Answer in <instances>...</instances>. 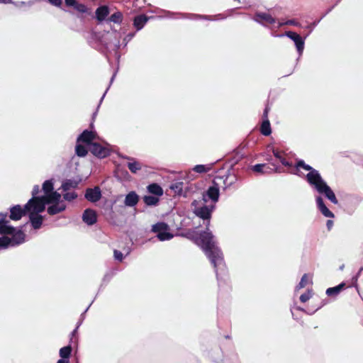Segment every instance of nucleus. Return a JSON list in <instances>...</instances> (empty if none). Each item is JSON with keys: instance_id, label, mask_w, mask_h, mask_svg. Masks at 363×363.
<instances>
[{"instance_id": "nucleus-1", "label": "nucleus", "mask_w": 363, "mask_h": 363, "mask_svg": "<svg viewBox=\"0 0 363 363\" xmlns=\"http://www.w3.org/2000/svg\"><path fill=\"white\" fill-rule=\"evenodd\" d=\"M196 242L198 245L201 246L210 259L215 268L217 279H219V275L225 274V265L223 261V253L216 245L212 233L208 230L204 231L196 239Z\"/></svg>"}, {"instance_id": "nucleus-2", "label": "nucleus", "mask_w": 363, "mask_h": 363, "mask_svg": "<svg viewBox=\"0 0 363 363\" xmlns=\"http://www.w3.org/2000/svg\"><path fill=\"white\" fill-rule=\"evenodd\" d=\"M302 168L305 170L309 171L306 175L308 182L312 186L319 194L325 195L332 203H337V199L326 182L322 179L319 172L313 169L311 166L306 164L303 161H298L296 166V174L301 175L299 172Z\"/></svg>"}, {"instance_id": "nucleus-3", "label": "nucleus", "mask_w": 363, "mask_h": 363, "mask_svg": "<svg viewBox=\"0 0 363 363\" xmlns=\"http://www.w3.org/2000/svg\"><path fill=\"white\" fill-rule=\"evenodd\" d=\"M6 213H0V234L9 235L11 238L2 236L0 238V247L6 248L9 246L15 247L25 242L26 235L20 230L13 228L9 224Z\"/></svg>"}, {"instance_id": "nucleus-4", "label": "nucleus", "mask_w": 363, "mask_h": 363, "mask_svg": "<svg viewBox=\"0 0 363 363\" xmlns=\"http://www.w3.org/2000/svg\"><path fill=\"white\" fill-rule=\"evenodd\" d=\"M235 181L236 177L234 174H228L223 177H216L213 180V185L210 186L203 194V201L207 203L208 200H211L212 204L215 205L219 198V187L222 186L225 189L234 184Z\"/></svg>"}, {"instance_id": "nucleus-5", "label": "nucleus", "mask_w": 363, "mask_h": 363, "mask_svg": "<svg viewBox=\"0 0 363 363\" xmlns=\"http://www.w3.org/2000/svg\"><path fill=\"white\" fill-rule=\"evenodd\" d=\"M25 208L29 214L31 225L34 229H39L43 223V218L39 215L44 211L45 206L44 203L37 199H30L25 205Z\"/></svg>"}, {"instance_id": "nucleus-6", "label": "nucleus", "mask_w": 363, "mask_h": 363, "mask_svg": "<svg viewBox=\"0 0 363 363\" xmlns=\"http://www.w3.org/2000/svg\"><path fill=\"white\" fill-rule=\"evenodd\" d=\"M43 189L45 195L40 197H34L33 199H37L38 201H40L43 202L45 206L47 203H54L61 199L60 194L57 191H53V184L51 180H47L43 183Z\"/></svg>"}, {"instance_id": "nucleus-7", "label": "nucleus", "mask_w": 363, "mask_h": 363, "mask_svg": "<svg viewBox=\"0 0 363 363\" xmlns=\"http://www.w3.org/2000/svg\"><path fill=\"white\" fill-rule=\"evenodd\" d=\"M192 205L194 206V213L198 217L202 218L204 220H206V226L208 227L210 225V218L211 216V213L213 212L215 208V205H207L206 203L204 202L202 205H198L196 201H194L192 203Z\"/></svg>"}, {"instance_id": "nucleus-8", "label": "nucleus", "mask_w": 363, "mask_h": 363, "mask_svg": "<svg viewBox=\"0 0 363 363\" xmlns=\"http://www.w3.org/2000/svg\"><path fill=\"white\" fill-rule=\"evenodd\" d=\"M152 230L157 233L158 239L161 241L171 240L174 235L169 232V227L163 222L157 223L152 225Z\"/></svg>"}, {"instance_id": "nucleus-9", "label": "nucleus", "mask_w": 363, "mask_h": 363, "mask_svg": "<svg viewBox=\"0 0 363 363\" xmlns=\"http://www.w3.org/2000/svg\"><path fill=\"white\" fill-rule=\"evenodd\" d=\"M89 150L94 155L100 158L107 157L110 152V150L107 147L103 146L96 142L91 143L89 147Z\"/></svg>"}, {"instance_id": "nucleus-10", "label": "nucleus", "mask_w": 363, "mask_h": 363, "mask_svg": "<svg viewBox=\"0 0 363 363\" xmlns=\"http://www.w3.org/2000/svg\"><path fill=\"white\" fill-rule=\"evenodd\" d=\"M285 35L294 42L296 49L301 55L303 51L305 44L304 40L302 37L293 31H287Z\"/></svg>"}, {"instance_id": "nucleus-11", "label": "nucleus", "mask_w": 363, "mask_h": 363, "mask_svg": "<svg viewBox=\"0 0 363 363\" xmlns=\"http://www.w3.org/2000/svg\"><path fill=\"white\" fill-rule=\"evenodd\" d=\"M95 140H96V133L94 131H89L85 130L78 137L77 143H83L89 145L90 147L91 143H94V141Z\"/></svg>"}, {"instance_id": "nucleus-12", "label": "nucleus", "mask_w": 363, "mask_h": 363, "mask_svg": "<svg viewBox=\"0 0 363 363\" xmlns=\"http://www.w3.org/2000/svg\"><path fill=\"white\" fill-rule=\"evenodd\" d=\"M269 111V108L266 106L264 113H263V121L260 128V131L264 135H269L272 133L270 123L268 119V113Z\"/></svg>"}, {"instance_id": "nucleus-13", "label": "nucleus", "mask_w": 363, "mask_h": 363, "mask_svg": "<svg viewBox=\"0 0 363 363\" xmlns=\"http://www.w3.org/2000/svg\"><path fill=\"white\" fill-rule=\"evenodd\" d=\"M27 213L25 206L16 205L10 208V218L13 220H19Z\"/></svg>"}, {"instance_id": "nucleus-14", "label": "nucleus", "mask_w": 363, "mask_h": 363, "mask_svg": "<svg viewBox=\"0 0 363 363\" xmlns=\"http://www.w3.org/2000/svg\"><path fill=\"white\" fill-rule=\"evenodd\" d=\"M253 19L263 25L273 24L276 21L270 14L266 13H257Z\"/></svg>"}, {"instance_id": "nucleus-15", "label": "nucleus", "mask_w": 363, "mask_h": 363, "mask_svg": "<svg viewBox=\"0 0 363 363\" xmlns=\"http://www.w3.org/2000/svg\"><path fill=\"white\" fill-rule=\"evenodd\" d=\"M101 197V192L99 187L87 189L85 193V198L91 202H96Z\"/></svg>"}, {"instance_id": "nucleus-16", "label": "nucleus", "mask_w": 363, "mask_h": 363, "mask_svg": "<svg viewBox=\"0 0 363 363\" xmlns=\"http://www.w3.org/2000/svg\"><path fill=\"white\" fill-rule=\"evenodd\" d=\"M49 203L52 204L48 208V213L50 215H55L58 213L65 211L66 208V205L62 201H61V199L59 201H55L54 203H47V204Z\"/></svg>"}, {"instance_id": "nucleus-17", "label": "nucleus", "mask_w": 363, "mask_h": 363, "mask_svg": "<svg viewBox=\"0 0 363 363\" xmlns=\"http://www.w3.org/2000/svg\"><path fill=\"white\" fill-rule=\"evenodd\" d=\"M82 220L89 225H94L97 220L96 211L90 208L86 209L83 213Z\"/></svg>"}, {"instance_id": "nucleus-18", "label": "nucleus", "mask_w": 363, "mask_h": 363, "mask_svg": "<svg viewBox=\"0 0 363 363\" xmlns=\"http://www.w3.org/2000/svg\"><path fill=\"white\" fill-rule=\"evenodd\" d=\"M316 203L321 213L327 218H333L334 214L326 207L323 203V200L320 196L316 198Z\"/></svg>"}, {"instance_id": "nucleus-19", "label": "nucleus", "mask_w": 363, "mask_h": 363, "mask_svg": "<svg viewBox=\"0 0 363 363\" xmlns=\"http://www.w3.org/2000/svg\"><path fill=\"white\" fill-rule=\"evenodd\" d=\"M138 194L135 191H130L126 195L124 203L125 206L133 207L138 203Z\"/></svg>"}, {"instance_id": "nucleus-20", "label": "nucleus", "mask_w": 363, "mask_h": 363, "mask_svg": "<svg viewBox=\"0 0 363 363\" xmlns=\"http://www.w3.org/2000/svg\"><path fill=\"white\" fill-rule=\"evenodd\" d=\"M109 10L108 6H102L99 7L96 11V16L99 21H101L106 18V17L108 15Z\"/></svg>"}, {"instance_id": "nucleus-21", "label": "nucleus", "mask_w": 363, "mask_h": 363, "mask_svg": "<svg viewBox=\"0 0 363 363\" xmlns=\"http://www.w3.org/2000/svg\"><path fill=\"white\" fill-rule=\"evenodd\" d=\"M147 21V18L144 15H140L134 18V26L137 30L142 29Z\"/></svg>"}, {"instance_id": "nucleus-22", "label": "nucleus", "mask_w": 363, "mask_h": 363, "mask_svg": "<svg viewBox=\"0 0 363 363\" xmlns=\"http://www.w3.org/2000/svg\"><path fill=\"white\" fill-rule=\"evenodd\" d=\"M272 152L276 157L277 160H278L285 167H290L291 166V164H290L289 162L286 160V159L284 157V152L277 150V149H273Z\"/></svg>"}, {"instance_id": "nucleus-23", "label": "nucleus", "mask_w": 363, "mask_h": 363, "mask_svg": "<svg viewBox=\"0 0 363 363\" xmlns=\"http://www.w3.org/2000/svg\"><path fill=\"white\" fill-rule=\"evenodd\" d=\"M147 190L150 193L160 196L163 194V189L162 188L157 184L153 183L147 186Z\"/></svg>"}, {"instance_id": "nucleus-24", "label": "nucleus", "mask_w": 363, "mask_h": 363, "mask_svg": "<svg viewBox=\"0 0 363 363\" xmlns=\"http://www.w3.org/2000/svg\"><path fill=\"white\" fill-rule=\"evenodd\" d=\"M128 167L132 173H136L138 170L141 169V164L136 161L134 158H128Z\"/></svg>"}, {"instance_id": "nucleus-25", "label": "nucleus", "mask_w": 363, "mask_h": 363, "mask_svg": "<svg viewBox=\"0 0 363 363\" xmlns=\"http://www.w3.org/2000/svg\"><path fill=\"white\" fill-rule=\"evenodd\" d=\"M345 286V283H341L335 287L328 288L326 290V294L329 296H335L344 289Z\"/></svg>"}, {"instance_id": "nucleus-26", "label": "nucleus", "mask_w": 363, "mask_h": 363, "mask_svg": "<svg viewBox=\"0 0 363 363\" xmlns=\"http://www.w3.org/2000/svg\"><path fill=\"white\" fill-rule=\"evenodd\" d=\"M184 183L176 182L170 185V189L177 195H181L183 191Z\"/></svg>"}, {"instance_id": "nucleus-27", "label": "nucleus", "mask_w": 363, "mask_h": 363, "mask_svg": "<svg viewBox=\"0 0 363 363\" xmlns=\"http://www.w3.org/2000/svg\"><path fill=\"white\" fill-rule=\"evenodd\" d=\"M143 201L147 206H157L159 202L158 197L155 196H145Z\"/></svg>"}, {"instance_id": "nucleus-28", "label": "nucleus", "mask_w": 363, "mask_h": 363, "mask_svg": "<svg viewBox=\"0 0 363 363\" xmlns=\"http://www.w3.org/2000/svg\"><path fill=\"white\" fill-rule=\"evenodd\" d=\"M78 183L72 180H67L62 184V189L64 191H69L77 186Z\"/></svg>"}, {"instance_id": "nucleus-29", "label": "nucleus", "mask_w": 363, "mask_h": 363, "mask_svg": "<svg viewBox=\"0 0 363 363\" xmlns=\"http://www.w3.org/2000/svg\"><path fill=\"white\" fill-rule=\"evenodd\" d=\"M76 154L79 157H84L87 154V150L86 147L83 146L80 143L76 145Z\"/></svg>"}, {"instance_id": "nucleus-30", "label": "nucleus", "mask_w": 363, "mask_h": 363, "mask_svg": "<svg viewBox=\"0 0 363 363\" xmlns=\"http://www.w3.org/2000/svg\"><path fill=\"white\" fill-rule=\"evenodd\" d=\"M71 347L70 346H66L64 347H62L60 350V355L63 359H68L70 354H71Z\"/></svg>"}, {"instance_id": "nucleus-31", "label": "nucleus", "mask_w": 363, "mask_h": 363, "mask_svg": "<svg viewBox=\"0 0 363 363\" xmlns=\"http://www.w3.org/2000/svg\"><path fill=\"white\" fill-rule=\"evenodd\" d=\"M310 281H311V279L308 277V275L307 274H304L302 277L299 284L296 286V289L298 290V289H301L302 288H304Z\"/></svg>"}, {"instance_id": "nucleus-32", "label": "nucleus", "mask_w": 363, "mask_h": 363, "mask_svg": "<svg viewBox=\"0 0 363 363\" xmlns=\"http://www.w3.org/2000/svg\"><path fill=\"white\" fill-rule=\"evenodd\" d=\"M193 169L198 173H205L211 169V165L197 164Z\"/></svg>"}, {"instance_id": "nucleus-33", "label": "nucleus", "mask_w": 363, "mask_h": 363, "mask_svg": "<svg viewBox=\"0 0 363 363\" xmlns=\"http://www.w3.org/2000/svg\"><path fill=\"white\" fill-rule=\"evenodd\" d=\"M67 6H72L74 9L80 13L86 12V7L83 4H79L76 0L75 2L72 5H68Z\"/></svg>"}, {"instance_id": "nucleus-34", "label": "nucleus", "mask_w": 363, "mask_h": 363, "mask_svg": "<svg viewBox=\"0 0 363 363\" xmlns=\"http://www.w3.org/2000/svg\"><path fill=\"white\" fill-rule=\"evenodd\" d=\"M123 15L121 12L117 11L113 13L109 20L113 23H119L122 21Z\"/></svg>"}, {"instance_id": "nucleus-35", "label": "nucleus", "mask_w": 363, "mask_h": 363, "mask_svg": "<svg viewBox=\"0 0 363 363\" xmlns=\"http://www.w3.org/2000/svg\"><path fill=\"white\" fill-rule=\"evenodd\" d=\"M77 196V194L74 191L67 192L64 194V199L69 201L74 200Z\"/></svg>"}, {"instance_id": "nucleus-36", "label": "nucleus", "mask_w": 363, "mask_h": 363, "mask_svg": "<svg viewBox=\"0 0 363 363\" xmlns=\"http://www.w3.org/2000/svg\"><path fill=\"white\" fill-rule=\"evenodd\" d=\"M284 25H292V26H301V24L296 20H289L285 22L279 23L278 27H281Z\"/></svg>"}, {"instance_id": "nucleus-37", "label": "nucleus", "mask_w": 363, "mask_h": 363, "mask_svg": "<svg viewBox=\"0 0 363 363\" xmlns=\"http://www.w3.org/2000/svg\"><path fill=\"white\" fill-rule=\"evenodd\" d=\"M265 167L266 164H257L253 166L252 169L256 172H267V171H264Z\"/></svg>"}, {"instance_id": "nucleus-38", "label": "nucleus", "mask_w": 363, "mask_h": 363, "mask_svg": "<svg viewBox=\"0 0 363 363\" xmlns=\"http://www.w3.org/2000/svg\"><path fill=\"white\" fill-rule=\"evenodd\" d=\"M109 34V36H113L115 38H116V41L113 43L114 47L116 48V49H118L119 47H120V41L118 40V33L116 32V31H114L111 33H108Z\"/></svg>"}, {"instance_id": "nucleus-39", "label": "nucleus", "mask_w": 363, "mask_h": 363, "mask_svg": "<svg viewBox=\"0 0 363 363\" xmlns=\"http://www.w3.org/2000/svg\"><path fill=\"white\" fill-rule=\"evenodd\" d=\"M311 297V293L310 291H308L307 293L303 294L300 296V300L301 302L305 303L308 300H309Z\"/></svg>"}, {"instance_id": "nucleus-40", "label": "nucleus", "mask_w": 363, "mask_h": 363, "mask_svg": "<svg viewBox=\"0 0 363 363\" xmlns=\"http://www.w3.org/2000/svg\"><path fill=\"white\" fill-rule=\"evenodd\" d=\"M114 257L118 261H122L123 259V253L117 250H114Z\"/></svg>"}, {"instance_id": "nucleus-41", "label": "nucleus", "mask_w": 363, "mask_h": 363, "mask_svg": "<svg viewBox=\"0 0 363 363\" xmlns=\"http://www.w3.org/2000/svg\"><path fill=\"white\" fill-rule=\"evenodd\" d=\"M51 4L60 7L62 5V1L60 0H48Z\"/></svg>"}, {"instance_id": "nucleus-42", "label": "nucleus", "mask_w": 363, "mask_h": 363, "mask_svg": "<svg viewBox=\"0 0 363 363\" xmlns=\"http://www.w3.org/2000/svg\"><path fill=\"white\" fill-rule=\"evenodd\" d=\"M38 192H39V186L35 185L33 187V191H32L33 198L37 197L36 195L38 194Z\"/></svg>"}, {"instance_id": "nucleus-43", "label": "nucleus", "mask_w": 363, "mask_h": 363, "mask_svg": "<svg viewBox=\"0 0 363 363\" xmlns=\"http://www.w3.org/2000/svg\"><path fill=\"white\" fill-rule=\"evenodd\" d=\"M135 35V33H129L125 38H124V40L125 41H128L130 40H131Z\"/></svg>"}, {"instance_id": "nucleus-44", "label": "nucleus", "mask_w": 363, "mask_h": 363, "mask_svg": "<svg viewBox=\"0 0 363 363\" xmlns=\"http://www.w3.org/2000/svg\"><path fill=\"white\" fill-rule=\"evenodd\" d=\"M326 225H327L328 229V230H330V229H331V228H332V227H333V220H328L327 221Z\"/></svg>"}, {"instance_id": "nucleus-45", "label": "nucleus", "mask_w": 363, "mask_h": 363, "mask_svg": "<svg viewBox=\"0 0 363 363\" xmlns=\"http://www.w3.org/2000/svg\"><path fill=\"white\" fill-rule=\"evenodd\" d=\"M75 2V0H65V4L67 6L72 5Z\"/></svg>"}, {"instance_id": "nucleus-46", "label": "nucleus", "mask_w": 363, "mask_h": 363, "mask_svg": "<svg viewBox=\"0 0 363 363\" xmlns=\"http://www.w3.org/2000/svg\"><path fill=\"white\" fill-rule=\"evenodd\" d=\"M57 363H69V360L67 359H61L57 361Z\"/></svg>"}, {"instance_id": "nucleus-47", "label": "nucleus", "mask_w": 363, "mask_h": 363, "mask_svg": "<svg viewBox=\"0 0 363 363\" xmlns=\"http://www.w3.org/2000/svg\"><path fill=\"white\" fill-rule=\"evenodd\" d=\"M11 2V0H0V3H3V4H9Z\"/></svg>"}, {"instance_id": "nucleus-48", "label": "nucleus", "mask_w": 363, "mask_h": 363, "mask_svg": "<svg viewBox=\"0 0 363 363\" xmlns=\"http://www.w3.org/2000/svg\"><path fill=\"white\" fill-rule=\"evenodd\" d=\"M204 18L208 19V20H216V18L211 16H204Z\"/></svg>"}, {"instance_id": "nucleus-49", "label": "nucleus", "mask_w": 363, "mask_h": 363, "mask_svg": "<svg viewBox=\"0 0 363 363\" xmlns=\"http://www.w3.org/2000/svg\"><path fill=\"white\" fill-rule=\"evenodd\" d=\"M272 164L274 167L273 170L275 171V172H278V169L276 167V164L274 162H272Z\"/></svg>"}, {"instance_id": "nucleus-50", "label": "nucleus", "mask_w": 363, "mask_h": 363, "mask_svg": "<svg viewBox=\"0 0 363 363\" xmlns=\"http://www.w3.org/2000/svg\"><path fill=\"white\" fill-rule=\"evenodd\" d=\"M115 76H116V74H114L112 76V77H111V83H112V82L113 81Z\"/></svg>"}, {"instance_id": "nucleus-51", "label": "nucleus", "mask_w": 363, "mask_h": 363, "mask_svg": "<svg viewBox=\"0 0 363 363\" xmlns=\"http://www.w3.org/2000/svg\"><path fill=\"white\" fill-rule=\"evenodd\" d=\"M106 90H108V89ZM106 92H107V91H106L105 93L104 94V95L102 96L101 101L103 100Z\"/></svg>"}, {"instance_id": "nucleus-52", "label": "nucleus", "mask_w": 363, "mask_h": 363, "mask_svg": "<svg viewBox=\"0 0 363 363\" xmlns=\"http://www.w3.org/2000/svg\"><path fill=\"white\" fill-rule=\"evenodd\" d=\"M363 270V268H361L358 272V275L362 272V271Z\"/></svg>"}, {"instance_id": "nucleus-53", "label": "nucleus", "mask_w": 363, "mask_h": 363, "mask_svg": "<svg viewBox=\"0 0 363 363\" xmlns=\"http://www.w3.org/2000/svg\"><path fill=\"white\" fill-rule=\"evenodd\" d=\"M343 268H344V265H342V266L340 267V269L341 270H342V269H343Z\"/></svg>"}, {"instance_id": "nucleus-54", "label": "nucleus", "mask_w": 363, "mask_h": 363, "mask_svg": "<svg viewBox=\"0 0 363 363\" xmlns=\"http://www.w3.org/2000/svg\"><path fill=\"white\" fill-rule=\"evenodd\" d=\"M315 26V25H313V26H308V28H310L311 29H313V26Z\"/></svg>"}, {"instance_id": "nucleus-55", "label": "nucleus", "mask_w": 363, "mask_h": 363, "mask_svg": "<svg viewBox=\"0 0 363 363\" xmlns=\"http://www.w3.org/2000/svg\"><path fill=\"white\" fill-rule=\"evenodd\" d=\"M77 331V329H75L74 331H73V335L76 333Z\"/></svg>"}]
</instances>
